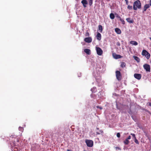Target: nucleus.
I'll return each instance as SVG.
<instances>
[{"label": "nucleus", "instance_id": "1", "mask_svg": "<svg viewBox=\"0 0 151 151\" xmlns=\"http://www.w3.org/2000/svg\"><path fill=\"white\" fill-rule=\"evenodd\" d=\"M141 7V4L139 0L135 1L133 4V9L134 10H137V9H140Z\"/></svg>", "mask_w": 151, "mask_h": 151}, {"label": "nucleus", "instance_id": "2", "mask_svg": "<svg viewBox=\"0 0 151 151\" xmlns=\"http://www.w3.org/2000/svg\"><path fill=\"white\" fill-rule=\"evenodd\" d=\"M85 142L88 147H91L93 145V142L92 140L86 139Z\"/></svg>", "mask_w": 151, "mask_h": 151}, {"label": "nucleus", "instance_id": "3", "mask_svg": "<svg viewBox=\"0 0 151 151\" xmlns=\"http://www.w3.org/2000/svg\"><path fill=\"white\" fill-rule=\"evenodd\" d=\"M116 79L118 81H120L121 80L122 78V75L119 71H116Z\"/></svg>", "mask_w": 151, "mask_h": 151}, {"label": "nucleus", "instance_id": "4", "mask_svg": "<svg viewBox=\"0 0 151 151\" xmlns=\"http://www.w3.org/2000/svg\"><path fill=\"white\" fill-rule=\"evenodd\" d=\"M143 67L146 72H150V67L149 65L145 64L143 65Z\"/></svg>", "mask_w": 151, "mask_h": 151}, {"label": "nucleus", "instance_id": "5", "mask_svg": "<svg viewBox=\"0 0 151 151\" xmlns=\"http://www.w3.org/2000/svg\"><path fill=\"white\" fill-rule=\"evenodd\" d=\"M96 50L97 54L99 55H101L103 53L102 49L99 47H96Z\"/></svg>", "mask_w": 151, "mask_h": 151}, {"label": "nucleus", "instance_id": "6", "mask_svg": "<svg viewBox=\"0 0 151 151\" xmlns=\"http://www.w3.org/2000/svg\"><path fill=\"white\" fill-rule=\"evenodd\" d=\"M112 55L114 58L115 59H118L122 58V56L119 55H117L115 53H113Z\"/></svg>", "mask_w": 151, "mask_h": 151}, {"label": "nucleus", "instance_id": "7", "mask_svg": "<svg viewBox=\"0 0 151 151\" xmlns=\"http://www.w3.org/2000/svg\"><path fill=\"white\" fill-rule=\"evenodd\" d=\"M134 77L135 78L139 80L141 78L142 75L140 74L135 73L134 74Z\"/></svg>", "mask_w": 151, "mask_h": 151}, {"label": "nucleus", "instance_id": "8", "mask_svg": "<svg viewBox=\"0 0 151 151\" xmlns=\"http://www.w3.org/2000/svg\"><path fill=\"white\" fill-rule=\"evenodd\" d=\"M84 41L87 43H90L92 42V39L91 37H86L84 39Z\"/></svg>", "mask_w": 151, "mask_h": 151}, {"label": "nucleus", "instance_id": "9", "mask_svg": "<svg viewBox=\"0 0 151 151\" xmlns=\"http://www.w3.org/2000/svg\"><path fill=\"white\" fill-rule=\"evenodd\" d=\"M126 2V4L128 5L127 8L129 10H132V6L129 5L128 0H124Z\"/></svg>", "mask_w": 151, "mask_h": 151}, {"label": "nucleus", "instance_id": "10", "mask_svg": "<svg viewBox=\"0 0 151 151\" xmlns=\"http://www.w3.org/2000/svg\"><path fill=\"white\" fill-rule=\"evenodd\" d=\"M81 3L83 4L84 7H86V5L88 4V2L86 0H82Z\"/></svg>", "mask_w": 151, "mask_h": 151}, {"label": "nucleus", "instance_id": "11", "mask_svg": "<svg viewBox=\"0 0 151 151\" xmlns=\"http://www.w3.org/2000/svg\"><path fill=\"white\" fill-rule=\"evenodd\" d=\"M127 22L130 23H133L134 22V20L130 18H127L126 19Z\"/></svg>", "mask_w": 151, "mask_h": 151}, {"label": "nucleus", "instance_id": "12", "mask_svg": "<svg viewBox=\"0 0 151 151\" xmlns=\"http://www.w3.org/2000/svg\"><path fill=\"white\" fill-rule=\"evenodd\" d=\"M84 52L88 55L91 54V50L88 49H85L84 50Z\"/></svg>", "mask_w": 151, "mask_h": 151}, {"label": "nucleus", "instance_id": "13", "mask_svg": "<svg viewBox=\"0 0 151 151\" xmlns=\"http://www.w3.org/2000/svg\"><path fill=\"white\" fill-rule=\"evenodd\" d=\"M96 37L98 40H100L101 39V35L100 33L98 32L96 35Z\"/></svg>", "mask_w": 151, "mask_h": 151}, {"label": "nucleus", "instance_id": "14", "mask_svg": "<svg viewBox=\"0 0 151 151\" xmlns=\"http://www.w3.org/2000/svg\"><path fill=\"white\" fill-rule=\"evenodd\" d=\"M115 32L118 34H120L121 33V30L118 28H116L115 29Z\"/></svg>", "mask_w": 151, "mask_h": 151}, {"label": "nucleus", "instance_id": "15", "mask_svg": "<svg viewBox=\"0 0 151 151\" xmlns=\"http://www.w3.org/2000/svg\"><path fill=\"white\" fill-rule=\"evenodd\" d=\"M150 7V6L149 4H145L144 7V11H145L147 9Z\"/></svg>", "mask_w": 151, "mask_h": 151}, {"label": "nucleus", "instance_id": "16", "mask_svg": "<svg viewBox=\"0 0 151 151\" xmlns=\"http://www.w3.org/2000/svg\"><path fill=\"white\" fill-rule=\"evenodd\" d=\"M147 52H148L147 50H143L142 51V55L143 56H145L147 54Z\"/></svg>", "mask_w": 151, "mask_h": 151}, {"label": "nucleus", "instance_id": "17", "mask_svg": "<svg viewBox=\"0 0 151 151\" xmlns=\"http://www.w3.org/2000/svg\"><path fill=\"white\" fill-rule=\"evenodd\" d=\"M130 43L134 45H138V43L136 41H131L130 42Z\"/></svg>", "mask_w": 151, "mask_h": 151}, {"label": "nucleus", "instance_id": "18", "mask_svg": "<svg viewBox=\"0 0 151 151\" xmlns=\"http://www.w3.org/2000/svg\"><path fill=\"white\" fill-rule=\"evenodd\" d=\"M98 29L100 32H102L103 31L102 27L101 25H99L98 26Z\"/></svg>", "mask_w": 151, "mask_h": 151}, {"label": "nucleus", "instance_id": "19", "mask_svg": "<svg viewBox=\"0 0 151 151\" xmlns=\"http://www.w3.org/2000/svg\"><path fill=\"white\" fill-rule=\"evenodd\" d=\"M134 60H136L138 63L140 62V59L137 57L134 56Z\"/></svg>", "mask_w": 151, "mask_h": 151}, {"label": "nucleus", "instance_id": "20", "mask_svg": "<svg viewBox=\"0 0 151 151\" xmlns=\"http://www.w3.org/2000/svg\"><path fill=\"white\" fill-rule=\"evenodd\" d=\"M110 17L111 19H114V18L115 16L113 13H111L110 14Z\"/></svg>", "mask_w": 151, "mask_h": 151}, {"label": "nucleus", "instance_id": "21", "mask_svg": "<svg viewBox=\"0 0 151 151\" xmlns=\"http://www.w3.org/2000/svg\"><path fill=\"white\" fill-rule=\"evenodd\" d=\"M150 54L149 53H148V52H147V54L145 56V57H146V58L147 59H148L150 58Z\"/></svg>", "mask_w": 151, "mask_h": 151}, {"label": "nucleus", "instance_id": "22", "mask_svg": "<svg viewBox=\"0 0 151 151\" xmlns=\"http://www.w3.org/2000/svg\"><path fill=\"white\" fill-rule=\"evenodd\" d=\"M129 142V141L127 139L124 141V143L126 145H128Z\"/></svg>", "mask_w": 151, "mask_h": 151}, {"label": "nucleus", "instance_id": "23", "mask_svg": "<svg viewBox=\"0 0 151 151\" xmlns=\"http://www.w3.org/2000/svg\"><path fill=\"white\" fill-rule=\"evenodd\" d=\"M126 63H125L124 62H122L121 63V67L122 68H124L126 66Z\"/></svg>", "mask_w": 151, "mask_h": 151}, {"label": "nucleus", "instance_id": "24", "mask_svg": "<svg viewBox=\"0 0 151 151\" xmlns=\"http://www.w3.org/2000/svg\"><path fill=\"white\" fill-rule=\"evenodd\" d=\"M93 4V0H89V4L90 6H91Z\"/></svg>", "mask_w": 151, "mask_h": 151}, {"label": "nucleus", "instance_id": "25", "mask_svg": "<svg viewBox=\"0 0 151 151\" xmlns=\"http://www.w3.org/2000/svg\"><path fill=\"white\" fill-rule=\"evenodd\" d=\"M96 87H93L91 89V91L93 92H95L96 91Z\"/></svg>", "mask_w": 151, "mask_h": 151}, {"label": "nucleus", "instance_id": "26", "mask_svg": "<svg viewBox=\"0 0 151 151\" xmlns=\"http://www.w3.org/2000/svg\"><path fill=\"white\" fill-rule=\"evenodd\" d=\"M99 132H100V133L98 132H96V135L99 134L100 133L102 134L103 133V131H102V130H100Z\"/></svg>", "mask_w": 151, "mask_h": 151}, {"label": "nucleus", "instance_id": "27", "mask_svg": "<svg viewBox=\"0 0 151 151\" xmlns=\"http://www.w3.org/2000/svg\"><path fill=\"white\" fill-rule=\"evenodd\" d=\"M120 20L122 22V24H125V22L123 19H120Z\"/></svg>", "mask_w": 151, "mask_h": 151}, {"label": "nucleus", "instance_id": "28", "mask_svg": "<svg viewBox=\"0 0 151 151\" xmlns=\"http://www.w3.org/2000/svg\"><path fill=\"white\" fill-rule=\"evenodd\" d=\"M134 142L137 144H139V142L138 141V140L136 138V139H135Z\"/></svg>", "mask_w": 151, "mask_h": 151}, {"label": "nucleus", "instance_id": "29", "mask_svg": "<svg viewBox=\"0 0 151 151\" xmlns=\"http://www.w3.org/2000/svg\"><path fill=\"white\" fill-rule=\"evenodd\" d=\"M116 136L118 138H119L120 137V134L119 132L117 133Z\"/></svg>", "mask_w": 151, "mask_h": 151}, {"label": "nucleus", "instance_id": "30", "mask_svg": "<svg viewBox=\"0 0 151 151\" xmlns=\"http://www.w3.org/2000/svg\"><path fill=\"white\" fill-rule=\"evenodd\" d=\"M85 36H89V34L88 32H87L85 34Z\"/></svg>", "mask_w": 151, "mask_h": 151}, {"label": "nucleus", "instance_id": "31", "mask_svg": "<svg viewBox=\"0 0 151 151\" xmlns=\"http://www.w3.org/2000/svg\"><path fill=\"white\" fill-rule=\"evenodd\" d=\"M131 135H132V137H133L134 138V139L136 138V137H135V135L134 134H133V133H131Z\"/></svg>", "mask_w": 151, "mask_h": 151}, {"label": "nucleus", "instance_id": "32", "mask_svg": "<svg viewBox=\"0 0 151 151\" xmlns=\"http://www.w3.org/2000/svg\"><path fill=\"white\" fill-rule=\"evenodd\" d=\"M96 108H99L100 109H102V108L101 107H100L99 106H96Z\"/></svg>", "mask_w": 151, "mask_h": 151}, {"label": "nucleus", "instance_id": "33", "mask_svg": "<svg viewBox=\"0 0 151 151\" xmlns=\"http://www.w3.org/2000/svg\"><path fill=\"white\" fill-rule=\"evenodd\" d=\"M115 148L116 149V150H117V149H118L119 150H121V149L119 147H116Z\"/></svg>", "mask_w": 151, "mask_h": 151}, {"label": "nucleus", "instance_id": "34", "mask_svg": "<svg viewBox=\"0 0 151 151\" xmlns=\"http://www.w3.org/2000/svg\"><path fill=\"white\" fill-rule=\"evenodd\" d=\"M131 137L130 136H129V137H128V138L127 139H131Z\"/></svg>", "mask_w": 151, "mask_h": 151}, {"label": "nucleus", "instance_id": "35", "mask_svg": "<svg viewBox=\"0 0 151 151\" xmlns=\"http://www.w3.org/2000/svg\"><path fill=\"white\" fill-rule=\"evenodd\" d=\"M116 45L118 46L120 45V43L119 42H117L116 43Z\"/></svg>", "mask_w": 151, "mask_h": 151}, {"label": "nucleus", "instance_id": "36", "mask_svg": "<svg viewBox=\"0 0 151 151\" xmlns=\"http://www.w3.org/2000/svg\"><path fill=\"white\" fill-rule=\"evenodd\" d=\"M117 17L119 19H122L121 17L119 16H117Z\"/></svg>", "mask_w": 151, "mask_h": 151}, {"label": "nucleus", "instance_id": "37", "mask_svg": "<svg viewBox=\"0 0 151 151\" xmlns=\"http://www.w3.org/2000/svg\"><path fill=\"white\" fill-rule=\"evenodd\" d=\"M19 130H21L22 129H23V128L22 127H19Z\"/></svg>", "mask_w": 151, "mask_h": 151}, {"label": "nucleus", "instance_id": "38", "mask_svg": "<svg viewBox=\"0 0 151 151\" xmlns=\"http://www.w3.org/2000/svg\"><path fill=\"white\" fill-rule=\"evenodd\" d=\"M148 104V105L151 106V102L149 103Z\"/></svg>", "mask_w": 151, "mask_h": 151}, {"label": "nucleus", "instance_id": "39", "mask_svg": "<svg viewBox=\"0 0 151 151\" xmlns=\"http://www.w3.org/2000/svg\"><path fill=\"white\" fill-rule=\"evenodd\" d=\"M150 5L151 6V0L150 1Z\"/></svg>", "mask_w": 151, "mask_h": 151}, {"label": "nucleus", "instance_id": "40", "mask_svg": "<svg viewBox=\"0 0 151 151\" xmlns=\"http://www.w3.org/2000/svg\"><path fill=\"white\" fill-rule=\"evenodd\" d=\"M150 40H151V37H150Z\"/></svg>", "mask_w": 151, "mask_h": 151}, {"label": "nucleus", "instance_id": "41", "mask_svg": "<svg viewBox=\"0 0 151 151\" xmlns=\"http://www.w3.org/2000/svg\"><path fill=\"white\" fill-rule=\"evenodd\" d=\"M96 129H99V128H98L97 127V128H96Z\"/></svg>", "mask_w": 151, "mask_h": 151}, {"label": "nucleus", "instance_id": "42", "mask_svg": "<svg viewBox=\"0 0 151 151\" xmlns=\"http://www.w3.org/2000/svg\"><path fill=\"white\" fill-rule=\"evenodd\" d=\"M130 3H131L132 4V2L131 1H130Z\"/></svg>", "mask_w": 151, "mask_h": 151}]
</instances>
